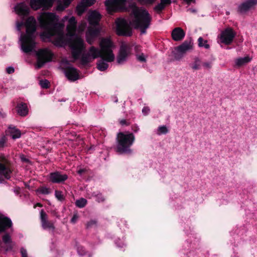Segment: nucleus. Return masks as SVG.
Segmentation results:
<instances>
[{"label": "nucleus", "instance_id": "nucleus-46", "mask_svg": "<svg viewBox=\"0 0 257 257\" xmlns=\"http://www.w3.org/2000/svg\"><path fill=\"white\" fill-rule=\"evenodd\" d=\"M21 159L22 161H24V162H27L28 161V159H27L26 158H25L24 156H21Z\"/></svg>", "mask_w": 257, "mask_h": 257}, {"label": "nucleus", "instance_id": "nucleus-28", "mask_svg": "<svg viewBox=\"0 0 257 257\" xmlns=\"http://www.w3.org/2000/svg\"><path fill=\"white\" fill-rule=\"evenodd\" d=\"M170 3L171 0H161L160 3L154 8V10L156 12L159 13L163 10L166 6L170 4Z\"/></svg>", "mask_w": 257, "mask_h": 257}, {"label": "nucleus", "instance_id": "nucleus-35", "mask_svg": "<svg viewBox=\"0 0 257 257\" xmlns=\"http://www.w3.org/2000/svg\"><path fill=\"white\" fill-rule=\"evenodd\" d=\"M136 57L138 61L144 62L146 61L147 56L143 53H138L136 55Z\"/></svg>", "mask_w": 257, "mask_h": 257}, {"label": "nucleus", "instance_id": "nucleus-45", "mask_svg": "<svg viewBox=\"0 0 257 257\" xmlns=\"http://www.w3.org/2000/svg\"><path fill=\"white\" fill-rule=\"evenodd\" d=\"M78 217L76 215H74L72 218L71 219V222L73 223H75Z\"/></svg>", "mask_w": 257, "mask_h": 257}, {"label": "nucleus", "instance_id": "nucleus-43", "mask_svg": "<svg viewBox=\"0 0 257 257\" xmlns=\"http://www.w3.org/2000/svg\"><path fill=\"white\" fill-rule=\"evenodd\" d=\"M21 253L22 257H28L27 250L24 248L21 249Z\"/></svg>", "mask_w": 257, "mask_h": 257}, {"label": "nucleus", "instance_id": "nucleus-21", "mask_svg": "<svg viewBox=\"0 0 257 257\" xmlns=\"http://www.w3.org/2000/svg\"><path fill=\"white\" fill-rule=\"evenodd\" d=\"M171 35L174 41H180L184 38L185 33L181 28L177 27L172 31Z\"/></svg>", "mask_w": 257, "mask_h": 257}, {"label": "nucleus", "instance_id": "nucleus-27", "mask_svg": "<svg viewBox=\"0 0 257 257\" xmlns=\"http://www.w3.org/2000/svg\"><path fill=\"white\" fill-rule=\"evenodd\" d=\"M17 113L21 116H26L28 113V109L26 103H20L18 104L17 107Z\"/></svg>", "mask_w": 257, "mask_h": 257}, {"label": "nucleus", "instance_id": "nucleus-31", "mask_svg": "<svg viewBox=\"0 0 257 257\" xmlns=\"http://www.w3.org/2000/svg\"><path fill=\"white\" fill-rule=\"evenodd\" d=\"M168 132V130L165 125L160 126L157 130V134L158 135L166 134Z\"/></svg>", "mask_w": 257, "mask_h": 257}, {"label": "nucleus", "instance_id": "nucleus-34", "mask_svg": "<svg viewBox=\"0 0 257 257\" xmlns=\"http://www.w3.org/2000/svg\"><path fill=\"white\" fill-rule=\"evenodd\" d=\"M87 201L84 198H81L76 201V205L79 207H83L86 204Z\"/></svg>", "mask_w": 257, "mask_h": 257}, {"label": "nucleus", "instance_id": "nucleus-36", "mask_svg": "<svg viewBox=\"0 0 257 257\" xmlns=\"http://www.w3.org/2000/svg\"><path fill=\"white\" fill-rule=\"evenodd\" d=\"M37 192L43 194H48L50 193V191L48 188L43 187L38 189Z\"/></svg>", "mask_w": 257, "mask_h": 257}, {"label": "nucleus", "instance_id": "nucleus-24", "mask_svg": "<svg viewBox=\"0 0 257 257\" xmlns=\"http://www.w3.org/2000/svg\"><path fill=\"white\" fill-rule=\"evenodd\" d=\"M252 60V58L248 55L244 57H239L234 60V63L236 66L240 67L245 65Z\"/></svg>", "mask_w": 257, "mask_h": 257}, {"label": "nucleus", "instance_id": "nucleus-18", "mask_svg": "<svg viewBox=\"0 0 257 257\" xmlns=\"http://www.w3.org/2000/svg\"><path fill=\"white\" fill-rule=\"evenodd\" d=\"M257 4V0H247L239 6V11L241 13H244L253 9Z\"/></svg>", "mask_w": 257, "mask_h": 257}, {"label": "nucleus", "instance_id": "nucleus-19", "mask_svg": "<svg viewBox=\"0 0 257 257\" xmlns=\"http://www.w3.org/2000/svg\"><path fill=\"white\" fill-rule=\"evenodd\" d=\"M101 19V15L96 11L89 12L88 16V21L89 25L92 26L97 25Z\"/></svg>", "mask_w": 257, "mask_h": 257}, {"label": "nucleus", "instance_id": "nucleus-12", "mask_svg": "<svg viewBox=\"0 0 257 257\" xmlns=\"http://www.w3.org/2000/svg\"><path fill=\"white\" fill-rule=\"evenodd\" d=\"M11 170L9 167V162L6 157L3 155H0V175L6 179L10 178ZM3 179L0 177V182Z\"/></svg>", "mask_w": 257, "mask_h": 257}, {"label": "nucleus", "instance_id": "nucleus-13", "mask_svg": "<svg viewBox=\"0 0 257 257\" xmlns=\"http://www.w3.org/2000/svg\"><path fill=\"white\" fill-rule=\"evenodd\" d=\"M54 0H30V6L34 10H38L40 9L48 10L53 4Z\"/></svg>", "mask_w": 257, "mask_h": 257}, {"label": "nucleus", "instance_id": "nucleus-39", "mask_svg": "<svg viewBox=\"0 0 257 257\" xmlns=\"http://www.w3.org/2000/svg\"><path fill=\"white\" fill-rule=\"evenodd\" d=\"M202 65L205 69H210L212 67V63L211 62L207 61L204 62Z\"/></svg>", "mask_w": 257, "mask_h": 257}, {"label": "nucleus", "instance_id": "nucleus-40", "mask_svg": "<svg viewBox=\"0 0 257 257\" xmlns=\"http://www.w3.org/2000/svg\"><path fill=\"white\" fill-rule=\"evenodd\" d=\"M141 4H151L154 3L156 0H138Z\"/></svg>", "mask_w": 257, "mask_h": 257}, {"label": "nucleus", "instance_id": "nucleus-6", "mask_svg": "<svg viewBox=\"0 0 257 257\" xmlns=\"http://www.w3.org/2000/svg\"><path fill=\"white\" fill-rule=\"evenodd\" d=\"M128 0H106L105 6L109 13L116 12L126 9Z\"/></svg>", "mask_w": 257, "mask_h": 257}, {"label": "nucleus", "instance_id": "nucleus-15", "mask_svg": "<svg viewBox=\"0 0 257 257\" xmlns=\"http://www.w3.org/2000/svg\"><path fill=\"white\" fill-rule=\"evenodd\" d=\"M40 219L42 227L45 229L53 231L55 227L53 222L48 220V215L43 210L40 211Z\"/></svg>", "mask_w": 257, "mask_h": 257}, {"label": "nucleus", "instance_id": "nucleus-49", "mask_svg": "<svg viewBox=\"0 0 257 257\" xmlns=\"http://www.w3.org/2000/svg\"><path fill=\"white\" fill-rule=\"evenodd\" d=\"M103 200V198L102 197H101L100 199H98V202L102 201Z\"/></svg>", "mask_w": 257, "mask_h": 257}, {"label": "nucleus", "instance_id": "nucleus-23", "mask_svg": "<svg viewBox=\"0 0 257 257\" xmlns=\"http://www.w3.org/2000/svg\"><path fill=\"white\" fill-rule=\"evenodd\" d=\"M11 220L7 217L0 215V232L4 231L5 230L12 226Z\"/></svg>", "mask_w": 257, "mask_h": 257}, {"label": "nucleus", "instance_id": "nucleus-37", "mask_svg": "<svg viewBox=\"0 0 257 257\" xmlns=\"http://www.w3.org/2000/svg\"><path fill=\"white\" fill-rule=\"evenodd\" d=\"M39 83L41 86L43 88H47L49 87V82L46 79L41 80Z\"/></svg>", "mask_w": 257, "mask_h": 257}, {"label": "nucleus", "instance_id": "nucleus-33", "mask_svg": "<svg viewBox=\"0 0 257 257\" xmlns=\"http://www.w3.org/2000/svg\"><path fill=\"white\" fill-rule=\"evenodd\" d=\"M3 241L7 245H11L12 243L11 236L8 234H5L3 236Z\"/></svg>", "mask_w": 257, "mask_h": 257}, {"label": "nucleus", "instance_id": "nucleus-7", "mask_svg": "<svg viewBox=\"0 0 257 257\" xmlns=\"http://www.w3.org/2000/svg\"><path fill=\"white\" fill-rule=\"evenodd\" d=\"M115 30L118 35L130 36L132 34V29L128 22L123 18H117L115 21Z\"/></svg>", "mask_w": 257, "mask_h": 257}, {"label": "nucleus", "instance_id": "nucleus-26", "mask_svg": "<svg viewBox=\"0 0 257 257\" xmlns=\"http://www.w3.org/2000/svg\"><path fill=\"white\" fill-rule=\"evenodd\" d=\"M73 0H57L56 10L58 11H63L70 5Z\"/></svg>", "mask_w": 257, "mask_h": 257}, {"label": "nucleus", "instance_id": "nucleus-5", "mask_svg": "<svg viewBox=\"0 0 257 257\" xmlns=\"http://www.w3.org/2000/svg\"><path fill=\"white\" fill-rule=\"evenodd\" d=\"M135 140V136L130 133H119L117 136L116 151L120 154L132 152L131 146Z\"/></svg>", "mask_w": 257, "mask_h": 257}, {"label": "nucleus", "instance_id": "nucleus-47", "mask_svg": "<svg viewBox=\"0 0 257 257\" xmlns=\"http://www.w3.org/2000/svg\"><path fill=\"white\" fill-rule=\"evenodd\" d=\"M83 172V170H79L77 172L78 174H81L82 173V172Z\"/></svg>", "mask_w": 257, "mask_h": 257}, {"label": "nucleus", "instance_id": "nucleus-29", "mask_svg": "<svg viewBox=\"0 0 257 257\" xmlns=\"http://www.w3.org/2000/svg\"><path fill=\"white\" fill-rule=\"evenodd\" d=\"M190 66L193 70H198L201 67V61L199 59L196 58L194 61L190 64Z\"/></svg>", "mask_w": 257, "mask_h": 257}, {"label": "nucleus", "instance_id": "nucleus-44", "mask_svg": "<svg viewBox=\"0 0 257 257\" xmlns=\"http://www.w3.org/2000/svg\"><path fill=\"white\" fill-rule=\"evenodd\" d=\"M7 72L9 74L12 73L14 72V69L12 67H9L7 68Z\"/></svg>", "mask_w": 257, "mask_h": 257}, {"label": "nucleus", "instance_id": "nucleus-20", "mask_svg": "<svg viewBox=\"0 0 257 257\" xmlns=\"http://www.w3.org/2000/svg\"><path fill=\"white\" fill-rule=\"evenodd\" d=\"M95 2V0H82L77 7L76 11L78 15H81L86 10V8L92 5Z\"/></svg>", "mask_w": 257, "mask_h": 257}, {"label": "nucleus", "instance_id": "nucleus-3", "mask_svg": "<svg viewBox=\"0 0 257 257\" xmlns=\"http://www.w3.org/2000/svg\"><path fill=\"white\" fill-rule=\"evenodd\" d=\"M17 29L20 31L22 27L26 28V33L22 34L20 41L22 50L25 53L31 52L35 45V38L36 22L33 17H29L26 21L23 19L21 21L16 23Z\"/></svg>", "mask_w": 257, "mask_h": 257}, {"label": "nucleus", "instance_id": "nucleus-50", "mask_svg": "<svg viewBox=\"0 0 257 257\" xmlns=\"http://www.w3.org/2000/svg\"><path fill=\"white\" fill-rule=\"evenodd\" d=\"M120 123H121L122 124H124V123H125V120H121V121H120Z\"/></svg>", "mask_w": 257, "mask_h": 257}, {"label": "nucleus", "instance_id": "nucleus-30", "mask_svg": "<svg viewBox=\"0 0 257 257\" xmlns=\"http://www.w3.org/2000/svg\"><path fill=\"white\" fill-rule=\"evenodd\" d=\"M198 46L200 47H204L206 49L209 48L210 46L208 44L207 40L203 39L202 37H199L198 39Z\"/></svg>", "mask_w": 257, "mask_h": 257}, {"label": "nucleus", "instance_id": "nucleus-41", "mask_svg": "<svg viewBox=\"0 0 257 257\" xmlns=\"http://www.w3.org/2000/svg\"><path fill=\"white\" fill-rule=\"evenodd\" d=\"M55 196H56V198L60 200H62L63 198V195L60 191H55Z\"/></svg>", "mask_w": 257, "mask_h": 257}, {"label": "nucleus", "instance_id": "nucleus-2", "mask_svg": "<svg viewBox=\"0 0 257 257\" xmlns=\"http://www.w3.org/2000/svg\"><path fill=\"white\" fill-rule=\"evenodd\" d=\"M99 46L100 49L94 46L89 47L82 54L81 61L83 64H86L100 57L101 59L97 62V67L99 70L103 71L108 67L107 63L113 61L115 59V55L113 53L115 46L109 38H101Z\"/></svg>", "mask_w": 257, "mask_h": 257}, {"label": "nucleus", "instance_id": "nucleus-51", "mask_svg": "<svg viewBox=\"0 0 257 257\" xmlns=\"http://www.w3.org/2000/svg\"><path fill=\"white\" fill-rule=\"evenodd\" d=\"M139 47H136V50H137V51L139 50Z\"/></svg>", "mask_w": 257, "mask_h": 257}, {"label": "nucleus", "instance_id": "nucleus-14", "mask_svg": "<svg viewBox=\"0 0 257 257\" xmlns=\"http://www.w3.org/2000/svg\"><path fill=\"white\" fill-rule=\"evenodd\" d=\"M130 53V46L126 44H122L118 55L117 57V62L118 64H122L126 61L127 56Z\"/></svg>", "mask_w": 257, "mask_h": 257}, {"label": "nucleus", "instance_id": "nucleus-32", "mask_svg": "<svg viewBox=\"0 0 257 257\" xmlns=\"http://www.w3.org/2000/svg\"><path fill=\"white\" fill-rule=\"evenodd\" d=\"M87 23L85 21L83 20L81 21L80 23L79 24L77 31L78 33H82L84 30L85 28H86Z\"/></svg>", "mask_w": 257, "mask_h": 257}, {"label": "nucleus", "instance_id": "nucleus-42", "mask_svg": "<svg viewBox=\"0 0 257 257\" xmlns=\"http://www.w3.org/2000/svg\"><path fill=\"white\" fill-rule=\"evenodd\" d=\"M150 109L148 107H144L142 109V113L144 115H148L150 112Z\"/></svg>", "mask_w": 257, "mask_h": 257}, {"label": "nucleus", "instance_id": "nucleus-22", "mask_svg": "<svg viewBox=\"0 0 257 257\" xmlns=\"http://www.w3.org/2000/svg\"><path fill=\"white\" fill-rule=\"evenodd\" d=\"M50 179L53 183H60L66 180L67 179V176L58 172H55L50 174Z\"/></svg>", "mask_w": 257, "mask_h": 257}, {"label": "nucleus", "instance_id": "nucleus-1", "mask_svg": "<svg viewBox=\"0 0 257 257\" xmlns=\"http://www.w3.org/2000/svg\"><path fill=\"white\" fill-rule=\"evenodd\" d=\"M38 20L40 26L45 30L40 35L43 41H51L59 47L69 43L73 57L75 59L79 58L85 47L84 40L76 34L77 21L74 17L66 16L62 20V23H59L55 14L42 13L38 17Z\"/></svg>", "mask_w": 257, "mask_h": 257}, {"label": "nucleus", "instance_id": "nucleus-11", "mask_svg": "<svg viewBox=\"0 0 257 257\" xmlns=\"http://www.w3.org/2000/svg\"><path fill=\"white\" fill-rule=\"evenodd\" d=\"M37 55L38 56V61L36 65L37 68H41L44 63L51 61L53 56L51 51L46 48L38 51Z\"/></svg>", "mask_w": 257, "mask_h": 257}, {"label": "nucleus", "instance_id": "nucleus-52", "mask_svg": "<svg viewBox=\"0 0 257 257\" xmlns=\"http://www.w3.org/2000/svg\"><path fill=\"white\" fill-rule=\"evenodd\" d=\"M37 206H41V205L40 204L38 203V204H37Z\"/></svg>", "mask_w": 257, "mask_h": 257}, {"label": "nucleus", "instance_id": "nucleus-48", "mask_svg": "<svg viewBox=\"0 0 257 257\" xmlns=\"http://www.w3.org/2000/svg\"><path fill=\"white\" fill-rule=\"evenodd\" d=\"M139 130V127L138 126H136V128L134 130L135 132H137Z\"/></svg>", "mask_w": 257, "mask_h": 257}, {"label": "nucleus", "instance_id": "nucleus-9", "mask_svg": "<svg viewBox=\"0 0 257 257\" xmlns=\"http://www.w3.org/2000/svg\"><path fill=\"white\" fill-rule=\"evenodd\" d=\"M235 33L231 28H227L221 32L218 36V43L226 45H230L233 42Z\"/></svg>", "mask_w": 257, "mask_h": 257}, {"label": "nucleus", "instance_id": "nucleus-16", "mask_svg": "<svg viewBox=\"0 0 257 257\" xmlns=\"http://www.w3.org/2000/svg\"><path fill=\"white\" fill-rule=\"evenodd\" d=\"M99 32L98 28L92 27V26L89 27L86 33V40L87 43L89 44H93Z\"/></svg>", "mask_w": 257, "mask_h": 257}, {"label": "nucleus", "instance_id": "nucleus-38", "mask_svg": "<svg viewBox=\"0 0 257 257\" xmlns=\"http://www.w3.org/2000/svg\"><path fill=\"white\" fill-rule=\"evenodd\" d=\"M7 139L5 137H3L0 139V148H3L6 146Z\"/></svg>", "mask_w": 257, "mask_h": 257}, {"label": "nucleus", "instance_id": "nucleus-10", "mask_svg": "<svg viewBox=\"0 0 257 257\" xmlns=\"http://www.w3.org/2000/svg\"><path fill=\"white\" fill-rule=\"evenodd\" d=\"M193 43L190 41H185L181 45L176 47L174 52V57L177 60L180 59L187 52L193 49Z\"/></svg>", "mask_w": 257, "mask_h": 257}, {"label": "nucleus", "instance_id": "nucleus-8", "mask_svg": "<svg viewBox=\"0 0 257 257\" xmlns=\"http://www.w3.org/2000/svg\"><path fill=\"white\" fill-rule=\"evenodd\" d=\"M60 67L64 70L65 75L69 80L74 81L79 79L78 71L76 69L70 66L67 60H63L61 62Z\"/></svg>", "mask_w": 257, "mask_h": 257}, {"label": "nucleus", "instance_id": "nucleus-17", "mask_svg": "<svg viewBox=\"0 0 257 257\" xmlns=\"http://www.w3.org/2000/svg\"><path fill=\"white\" fill-rule=\"evenodd\" d=\"M15 11L20 16H26L30 13V9L24 2L17 4L15 8Z\"/></svg>", "mask_w": 257, "mask_h": 257}, {"label": "nucleus", "instance_id": "nucleus-25", "mask_svg": "<svg viewBox=\"0 0 257 257\" xmlns=\"http://www.w3.org/2000/svg\"><path fill=\"white\" fill-rule=\"evenodd\" d=\"M7 132L13 139L20 138L21 136V131L14 126H10Z\"/></svg>", "mask_w": 257, "mask_h": 257}, {"label": "nucleus", "instance_id": "nucleus-4", "mask_svg": "<svg viewBox=\"0 0 257 257\" xmlns=\"http://www.w3.org/2000/svg\"><path fill=\"white\" fill-rule=\"evenodd\" d=\"M131 9L130 24L135 28L139 29L142 34L145 33L150 25L152 20L151 15L146 9L139 8L136 5H132Z\"/></svg>", "mask_w": 257, "mask_h": 257}]
</instances>
